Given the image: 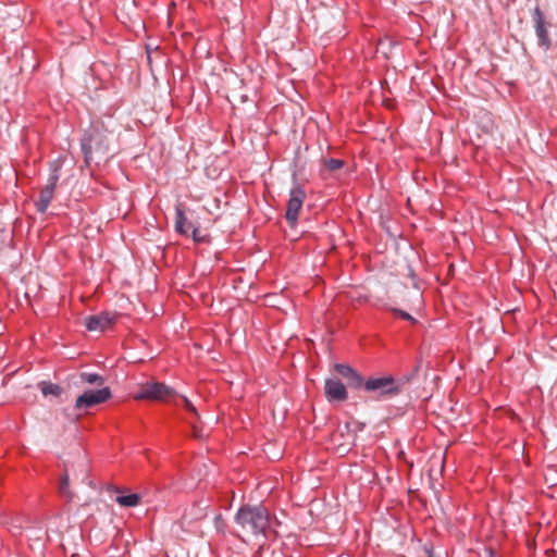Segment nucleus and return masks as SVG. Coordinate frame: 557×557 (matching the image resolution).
<instances>
[{
  "instance_id": "f257e3e1",
  "label": "nucleus",
  "mask_w": 557,
  "mask_h": 557,
  "mask_svg": "<svg viewBox=\"0 0 557 557\" xmlns=\"http://www.w3.org/2000/svg\"><path fill=\"white\" fill-rule=\"evenodd\" d=\"M243 536L267 535L270 529V513L263 506H243L235 516Z\"/></svg>"
},
{
  "instance_id": "f03ea898",
  "label": "nucleus",
  "mask_w": 557,
  "mask_h": 557,
  "mask_svg": "<svg viewBox=\"0 0 557 557\" xmlns=\"http://www.w3.org/2000/svg\"><path fill=\"white\" fill-rule=\"evenodd\" d=\"M86 164L106 161L109 153V143L103 131L99 127H91L87 131L81 141Z\"/></svg>"
},
{
  "instance_id": "7ed1b4c3",
  "label": "nucleus",
  "mask_w": 557,
  "mask_h": 557,
  "mask_svg": "<svg viewBox=\"0 0 557 557\" xmlns=\"http://www.w3.org/2000/svg\"><path fill=\"white\" fill-rule=\"evenodd\" d=\"M175 395V391L164 383L147 382L139 386L138 392L134 395V399L166 401Z\"/></svg>"
},
{
  "instance_id": "20e7f679",
  "label": "nucleus",
  "mask_w": 557,
  "mask_h": 557,
  "mask_svg": "<svg viewBox=\"0 0 557 557\" xmlns=\"http://www.w3.org/2000/svg\"><path fill=\"white\" fill-rule=\"evenodd\" d=\"M362 386L367 392L377 395H395L399 392V385L392 376L372 377L362 382Z\"/></svg>"
},
{
  "instance_id": "39448f33",
  "label": "nucleus",
  "mask_w": 557,
  "mask_h": 557,
  "mask_svg": "<svg viewBox=\"0 0 557 557\" xmlns=\"http://www.w3.org/2000/svg\"><path fill=\"white\" fill-rule=\"evenodd\" d=\"M111 398V389L103 387L97 391H86L84 394L78 396L75 401L76 409H88L102 404Z\"/></svg>"
},
{
  "instance_id": "423d86ee",
  "label": "nucleus",
  "mask_w": 557,
  "mask_h": 557,
  "mask_svg": "<svg viewBox=\"0 0 557 557\" xmlns=\"http://www.w3.org/2000/svg\"><path fill=\"white\" fill-rule=\"evenodd\" d=\"M305 199L306 191L301 187L297 186L290 190L285 218L292 227L297 223Z\"/></svg>"
},
{
  "instance_id": "0eeeda50",
  "label": "nucleus",
  "mask_w": 557,
  "mask_h": 557,
  "mask_svg": "<svg viewBox=\"0 0 557 557\" xmlns=\"http://www.w3.org/2000/svg\"><path fill=\"white\" fill-rule=\"evenodd\" d=\"M58 181V169H54L53 173L49 177L48 184L40 190L38 200L36 201V208L39 212L44 213L48 209L53 198Z\"/></svg>"
},
{
  "instance_id": "6e6552de",
  "label": "nucleus",
  "mask_w": 557,
  "mask_h": 557,
  "mask_svg": "<svg viewBox=\"0 0 557 557\" xmlns=\"http://www.w3.org/2000/svg\"><path fill=\"white\" fill-rule=\"evenodd\" d=\"M115 320L116 314L110 312H101L99 314L86 317L84 324L89 331L103 332L109 329L115 322Z\"/></svg>"
},
{
  "instance_id": "1a4fd4ad",
  "label": "nucleus",
  "mask_w": 557,
  "mask_h": 557,
  "mask_svg": "<svg viewBox=\"0 0 557 557\" xmlns=\"http://www.w3.org/2000/svg\"><path fill=\"white\" fill-rule=\"evenodd\" d=\"M324 391L330 401H344L348 396L345 385L337 379L325 380Z\"/></svg>"
},
{
  "instance_id": "9d476101",
  "label": "nucleus",
  "mask_w": 557,
  "mask_h": 557,
  "mask_svg": "<svg viewBox=\"0 0 557 557\" xmlns=\"http://www.w3.org/2000/svg\"><path fill=\"white\" fill-rule=\"evenodd\" d=\"M532 17L535 24V32L539 38V42L541 46L548 48L550 45V39L548 36V32L545 25L544 16L540 8H535L532 13Z\"/></svg>"
},
{
  "instance_id": "9b49d317",
  "label": "nucleus",
  "mask_w": 557,
  "mask_h": 557,
  "mask_svg": "<svg viewBox=\"0 0 557 557\" xmlns=\"http://www.w3.org/2000/svg\"><path fill=\"white\" fill-rule=\"evenodd\" d=\"M334 369L339 375L347 380V384L350 387L359 388L362 386V377L349 366L336 363Z\"/></svg>"
},
{
  "instance_id": "f8f14e48",
  "label": "nucleus",
  "mask_w": 557,
  "mask_h": 557,
  "mask_svg": "<svg viewBox=\"0 0 557 557\" xmlns=\"http://www.w3.org/2000/svg\"><path fill=\"white\" fill-rule=\"evenodd\" d=\"M194 224L185 215L184 206L182 203L177 205L175 208V231L181 235L188 236Z\"/></svg>"
},
{
  "instance_id": "ddd939ff",
  "label": "nucleus",
  "mask_w": 557,
  "mask_h": 557,
  "mask_svg": "<svg viewBox=\"0 0 557 557\" xmlns=\"http://www.w3.org/2000/svg\"><path fill=\"white\" fill-rule=\"evenodd\" d=\"M59 493L67 502H72L75 497V493L70 488V478L66 469L59 482Z\"/></svg>"
},
{
  "instance_id": "4468645a",
  "label": "nucleus",
  "mask_w": 557,
  "mask_h": 557,
  "mask_svg": "<svg viewBox=\"0 0 557 557\" xmlns=\"http://www.w3.org/2000/svg\"><path fill=\"white\" fill-rule=\"evenodd\" d=\"M115 502L122 507H135L139 504L140 496L136 493L120 495L115 498Z\"/></svg>"
},
{
  "instance_id": "2eb2a0df",
  "label": "nucleus",
  "mask_w": 557,
  "mask_h": 557,
  "mask_svg": "<svg viewBox=\"0 0 557 557\" xmlns=\"http://www.w3.org/2000/svg\"><path fill=\"white\" fill-rule=\"evenodd\" d=\"M75 480H79L82 483L87 484L91 488H96L94 482L89 478L88 468L84 460L81 462V469L78 473H75Z\"/></svg>"
},
{
  "instance_id": "dca6fc26",
  "label": "nucleus",
  "mask_w": 557,
  "mask_h": 557,
  "mask_svg": "<svg viewBox=\"0 0 557 557\" xmlns=\"http://www.w3.org/2000/svg\"><path fill=\"white\" fill-rule=\"evenodd\" d=\"M82 382L88 383V384H95V385H102L104 383V380L102 376L96 373H82L81 374Z\"/></svg>"
},
{
  "instance_id": "f3484780",
  "label": "nucleus",
  "mask_w": 557,
  "mask_h": 557,
  "mask_svg": "<svg viewBox=\"0 0 557 557\" xmlns=\"http://www.w3.org/2000/svg\"><path fill=\"white\" fill-rule=\"evenodd\" d=\"M41 392L45 396H48V395L59 396L62 393V388L57 384L42 383Z\"/></svg>"
},
{
  "instance_id": "a211bd4d",
  "label": "nucleus",
  "mask_w": 557,
  "mask_h": 557,
  "mask_svg": "<svg viewBox=\"0 0 557 557\" xmlns=\"http://www.w3.org/2000/svg\"><path fill=\"white\" fill-rule=\"evenodd\" d=\"M323 162L325 169L331 172L337 171L344 165V162L339 159H326Z\"/></svg>"
},
{
  "instance_id": "6ab92c4d",
  "label": "nucleus",
  "mask_w": 557,
  "mask_h": 557,
  "mask_svg": "<svg viewBox=\"0 0 557 557\" xmlns=\"http://www.w3.org/2000/svg\"><path fill=\"white\" fill-rule=\"evenodd\" d=\"M183 406L186 410L194 413L195 416H198L196 407L191 404V401L186 398L185 396L182 397Z\"/></svg>"
},
{
  "instance_id": "aec40b11",
  "label": "nucleus",
  "mask_w": 557,
  "mask_h": 557,
  "mask_svg": "<svg viewBox=\"0 0 557 557\" xmlns=\"http://www.w3.org/2000/svg\"><path fill=\"white\" fill-rule=\"evenodd\" d=\"M191 233V237L195 242H202L203 240V237L200 236L199 234V228L196 227L195 225L193 226V228H190V232Z\"/></svg>"
},
{
  "instance_id": "412c9836",
  "label": "nucleus",
  "mask_w": 557,
  "mask_h": 557,
  "mask_svg": "<svg viewBox=\"0 0 557 557\" xmlns=\"http://www.w3.org/2000/svg\"><path fill=\"white\" fill-rule=\"evenodd\" d=\"M396 311L401 315V318L409 320V321H414L413 318L409 313L401 311V310H396Z\"/></svg>"
},
{
  "instance_id": "4be33fe9",
  "label": "nucleus",
  "mask_w": 557,
  "mask_h": 557,
  "mask_svg": "<svg viewBox=\"0 0 557 557\" xmlns=\"http://www.w3.org/2000/svg\"><path fill=\"white\" fill-rule=\"evenodd\" d=\"M193 436L196 438H202V435L200 434L197 425H193Z\"/></svg>"
}]
</instances>
